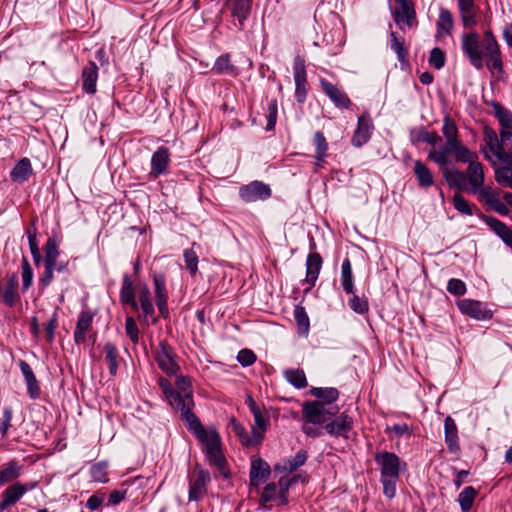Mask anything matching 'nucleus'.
I'll return each instance as SVG.
<instances>
[{
	"label": "nucleus",
	"instance_id": "20e7f679",
	"mask_svg": "<svg viewBox=\"0 0 512 512\" xmlns=\"http://www.w3.org/2000/svg\"><path fill=\"white\" fill-rule=\"evenodd\" d=\"M176 391H170L168 402L175 409L180 411L182 418L187 420L192 412L194 401L191 389V379L186 376H178L175 382Z\"/></svg>",
	"mask_w": 512,
	"mask_h": 512
},
{
	"label": "nucleus",
	"instance_id": "5701e85b",
	"mask_svg": "<svg viewBox=\"0 0 512 512\" xmlns=\"http://www.w3.org/2000/svg\"><path fill=\"white\" fill-rule=\"evenodd\" d=\"M98 79V66L90 61L82 70V88L88 94H95L97 91L96 83Z\"/></svg>",
	"mask_w": 512,
	"mask_h": 512
},
{
	"label": "nucleus",
	"instance_id": "f3484780",
	"mask_svg": "<svg viewBox=\"0 0 512 512\" xmlns=\"http://www.w3.org/2000/svg\"><path fill=\"white\" fill-rule=\"evenodd\" d=\"M321 88L329 99L338 108L348 109L351 105V100L348 95L341 90L337 85L327 81L326 79L320 80Z\"/></svg>",
	"mask_w": 512,
	"mask_h": 512
},
{
	"label": "nucleus",
	"instance_id": "79ce46f5",
	"mask_svg": "<svg viewBox=\"0 0 512 512\" xmlns=\"http://www.w3.org/2000/svg\"><path fill=\"white\" fill-rule=\"evenodd\" d=\"M478 492L472 486L465 487L458 496V502L463 512L471 509Z\"/></svg>",
	"mask_w": 512,
	"mask_h": 512
},
{
	"label": "nucleus",
	"instance_id": "f704fd0d",
	"mask_svg": "<svg viewBox=\"0 0 512 512\" xmlns=\"http://www.w3.org/2000/svg\"><path fill=\"white\" fill-rule=\"evenodd\" d=\"M22 466L17 461H10L0 470V486L20 476Z\"/></svg>",
	"mask_w": 512,
	"mask_h": 512
},
{
	"label": "nucleus",
	"instance_id": "ddd939ff",
	"mask_svg": "<svg viewBox=\"0 0 512 512\" xmlns=\"http://www.w3.org/2000/svg\"><path fill=\"white\" fill-rule=\"evenodd\" d=\"M156 362L160 369L166 374H175L178 370V365L174 360V353L172 348L165 342H161L156 351Z\"/></svg>",
	"mask_w": 512,
	"mask_h": 512
},
{
	"label": "nucleus",
	"instance_id": "e433bc0d",
	"mask_svg": "<svg viewBox=\"0 0 512 512\" xmlns=\"http://www.w3.org/2000/svg\"><path fill=\"white\" fill-rule=\"evenodd\" d=\"M138 300L141 306L143 316L147 320L154 316V306L150 298V291L146 285H143L138 292Z\"/></svg>",
	"mask_w": 512,
	"mask_h": 512
},
{
	"label": "nucleus",
	"instance_id": "bb28decb",
	"mask_svg": "<svg viewBox=\"0 0 512 512\" xmlns=\"http://www.w3.org/2000/svg\"><path fill=\"white\" fill-rule=\"evenodd\" d=\"M322 267L321 256L314 252L310 253L306 261V282L314 286Z\"/></svg>",
	"mask_w": 512,
	"mask_h": 512
},
{
	"label": "nucleus",
	"instance_id": "393cba45",
	"mask_svg": "<svg viewBox=\"0 0 512 512\" xmlns=\"http://www.w3.org/2000/svg\"><path fill=\"white\" fill-rule=\"evenodd\" d=\"M307 460V452L305 450H299L295 456L290 459H285L274 466V472H287L292 473L297 470L300 466L304 465Z\"/></svg>",
	"mask_w": 512,
	"mask_h": 512
},
{
	"label": "nucleus",
	"instance_id": "f8f14e48",
	"mask_svg": "<svg viewBox=\"0 0 512 512\" xmlns=\"http://www.w3.org/2000/svg\"><path fill=\"white\" fill-rule=\"evenodd\" d=\"M240 197L245 202L266 200L271 196V189L260 181L251 182L240 188Z\"/></svg>",
	"mask_w": 512,
	"mask_h": 512
},
{
	"label": "nucleus",
	"instance_id": "1a4fd4ad",
	"mask_svg": "<svg viewBox=\"0 0 512 512\" xmlns=\"http://www.w3.org/2000/svg\"><path fill=\"white\" fill-rule=\"evenodd\" d=\"M442 134L448 142L449 146L454 148L455 160H468L470 150L464 146L458 138V128L455 121L448 115L444 117Z\"/></svg>",
	"mask_w": 512,
	"mask_h": 512
},
{
	"label": "nucleus",
	"instance_id": "c03bdc74",
	"mask_svg": "<svg viewBox=\"0 0 512 512\" xmlns=\"http://www.w3.org/2000/svg\"><path fill=\"white\" fill-rule=\"evenodd\" d=\"M493 108L502 128L512 129V113L499 103H494Z\"/></svg>",
	"mask_w": 512,
	"mask_h": 512
},
{
	"label": "nucleus",
	"instance_id": "a211bd4d",
	"mask_svg": "<svg viewBox=\"0 0 512 512\" xmlns=\"http://www.w3.org/2000/svg\"><path fill=\"white\" fill-rule=\"evenodd\" d=\"M294 82H295V95L298 102H303L306 98V68L305 61L300 56H296L294 59Z\"/></svg>",
	"mask_w": 512,
	"mask_h": 512
},
{
	"label": "nucleus",
	"instance_id": "4468645a",
	"mask_svg": "<svg viewBox=\"0 0 512 512\" xmlns=\"http://www.w3.org/2000/svg\"><path fill=\"white\" fill-rule=\"evenodd\" d=\"M352 425V418L346 413H342L328 421L324 429L331 436L347 438V434L352 429Z\"/></svg>",
	"mask_w": 512,
	"mask_h": 512
},
{
	"label": "nucleus",
	"instance_id": "bf43d9fd",
	"mask_svg": "<svg viewBox=\"0 0 512 512\" xmlns=\"http://www.w3.org/2000/svg\"><path fill=\"white\" fill-rule=\"evenodd\" d=\"M213 70L217 73H232L234 66L231 64L229 55L220 56L216 60Z\"/></svg>",
	"mask_w": 512,
	"mask_h": 512
},
{
	"label": "nucleus",
	"instance_id": "052dcab7",
	"mask_svg": "<svg viewBox=\"0 0 512 512\" xmlns=\"http://www.w3.org/2000/svg\"><path fill=\"white\" fill-rule=\"evenodd\" d=\"M294 317L299 327V330L307 332L309 329V318L305 309L301 306H297L294 311Z\"/></svg>",
	"mask_w": 512,
	"mask_h": 512
},
{
	"label": "nucleus",
	"instance_id": "2f4dec72",
	"mask_svg": "<svg viewBox=\"0 0 512 512\" xmlns=\"http://www.w3.org/2000/svg\"><path fill=\"white\" fill-rule=\"evenodd\" d=\"M454 153V148L449 146L446 141L445 145L440 146L438 149H433L429 152L428 158L438 164L441 169L447 167L449 162V155Z\"/></svg>",
	"mask_w": 512,
	"mask_h": 512
},
{
	"label": "nucleus",
	"instance_id": "37998d69",
	"mask_svg": "<svg viewBox=\"0 0 512 512\" xmlns=\"http://www.w3.org/2000/svg\"><path fill=\"white\" fill-rule=\"evenodd\" d=\"M253 417L255 425L252 428V435L254 436V442L260 443L266 430L267 421L261 410L253 413Z\"/></svg>",
	"mask_w": 512,
	"mask_h": 512
},
{
	"label": "nucleus",
	"instance_id": "f257e3e1",
	"mask_svg": "<svg viewBox=\"0 0 512 512\" xmlns=\"http://www.w3.org/2000/svg\"><path fill=\"white\" fill-rule=\"evenodd\" d=\"M461 47L471 65L480 70L483 68V58H488L490 69L502 71L503 62L498 42L491 30L484 32L482 42L476 32L465 33L461 37Z\"/></svg>",
	"mask_w": 512,
	"mask_h": 512
},
{
	"label": "nucleus",
	"instance_id": "a878e982",
	"mask_svg": "<svg viewBox=\"0 0 512 512\" xmlns=\"http://www.w3.org/2000/svg\"><path fill=\"white\" fill-rule=\"evenodd\" d=\"M93 321V315L89 311H82L79 314L76 329L74 331V340L77 344L84 343L86 341V332L91 328Z\"/></svg>",
	"mask_w": 512,
	"mask_h": 512
},
{
	"label": "nucleus",
	"instance_id": "b1692460",
	"mask_svg": "<svg viewBox=\"0 0 512 512\" xmlns=\"http://www.w3.org/2000/svg\"><path fill=\"white\" fill-rule=\"evenodd\" d=\"M19 366L24 376L29 396L32 399L38 398L41 390L31 366L24 360L19 361Z\"/></svg>",
	"mask_w": 512,
	"mask_h": 512
},
{
	"label": "nucleus",
	"instance_id": "4d7b16f0",
	"mask_svg": "<svg viewBox=\"0 0 512 512\" xmlns=\"http://www.w3.org/2000/svg\"><path fill=\"white\" fill-rule=\"evenodd\" d=\"M106 469L107 467L104 463H96L92 465L90 468L91 478L96 482H107L108 478Z\"/></svg>",
	"mask_w": 512,
	"mask_h": 512
},
{
	"label": "nucleus",
	"instance_id": "603ef678",
	"mask_svg": "<svg viewBox=\"0 0 512 512\" xmlns=\"http://www.w3.org/2000/svg\"><path fill=\"white\" fill-rule=\"evenodd\" d=\"M486 224L502 239L511 229L495 217H486Z\"/></svg>",
	"mask_w": 512,
	"mask_h": 512
},
{
	"label": "nucleus",
	"instance_id": "13d9d810",
	"mask_svg": "<svg viewBox=\"0 0 512 512\" xmlns=\"http://www.w3.org/2000/svg\"><path fill=\"white\" fill-rule=\"evenodd\" d=\"M482 201H484L488 206H491L494 201H496L498 197V193L495 189L489 186H481L477 193Z\"/></svg>",
	"mask_w": 512,
	"mask_h": 512
},
{
	"label": "nucleus",
	"instance_id": "2eb2a0df",
	"mask_svg": "<svg viewBox=\"0 0 512 512\" xmlns=\"http://www.w3.org/2000/svg\"><path fill=\"white\" fill-rule=\"evenodd\" d=\"M210 482L208 471L200 469L190 481L189 501H198L207 493V484Z\"/></svg>",
	"mask_w": 512,
	"mask_h": 512
},
{
	"label": "nucleus",
	"instance_id": "c85d7f7f",
	"mask_svg": "<svg viewBox=\"0 0 512 512\" xmlns=\"http://www.w3.org/2000/svg\"><path fill=\"white\" fill-rule=\"evenodd\" d=\"M444 179L447 183L462 191H468V185L465 180V173L458 169H450L448 167H444L441 169Z\"/></svg>",
	"mask_w": 512,
	"mask_h": 512
},
{
	"label": "nucleus",
	"instance_id": "dca6fc26",
	"mask_svg": "<svg viewBox=\"0 0 512 512\" xmlns=\"http://www.w3.org/2000/svg\"><path fill=\"white\" fill-rule=\"evenodd\" d=\"M393 18L401 30L411 28L416 19V12L413 2L400 3L393 12Z\"/></svg>",
	"mask_w": 512,
	"mask_h": 512
},
{
	"label": "nucleus",
	"instance_id": "69168bd1",
	"mask_svg": "<svg viewBox=\"0 0 512 512\" xmlns=\"http://www.w3.org/2000/svg\"><path fill=\"white\" fill-rule=\"evenodd\" d=\"M28 240L29 247L33 257L34 262L38 265L41 261V255L38 247V242L36 238V231H28Z\"/></svg>",
	"mask_w": 512,
	"mask_h": 512
},
{
	"label": "nucleus",
	"instance_id": "f03ea898",
	"mask_svg": "<svg viewBox=\"0 0 512 512\" xmlns=\"http://www.w3.org/2000/svg\"><path fill=\"white\" fill-rule=\"evenodd\" d=\"M188 429L203 444L209 462L216 466L224 477H228L226 460L221 450L220 435L215 428L205 429L196 415L185 420Z\"/></svg>",
	"mask_w": 512,
	"mask_h": 512
},
{
	"label": "nucleus",
	"instance_id": "4be33fe9",
	"mask_svg": "<svg viewBox=\"0 0 512 512\" xmlns=\"http://www.w3.org/2000/svg\"><path fill=\"white\" fill-rule=\"evenodd\" d=\"M271 473L270 466L261 458L252 461L250 469V484L257 488L263 481H266Z\"/></svg>",
	"mask_w": 512,
	"mask_h": 512
},
{
	"label": "nucleus",
	"instance_id": "a19ab883",
	"mask_svg": "<svg viewBox=\"0 0 512 512\" xmlns=\"http://www.w3.org/2000/svg\"><path fill=\"white\" fill-rule=\"evenodd\" d=\"M285 379L297 389L305 388L308 383L305 373L301 369H290L284 372Z\"/></svg>",
	"mask_w": 512,
	"mask_h": 512
},
{
	"label": "nucleus",
	"instance_id": "423d86ee",
	"mask_svg": "<svg viewBox=\"0 0 512 512\" xmlns=\"http://www.w3.org/2000/svg\"><path fill=\"white\" fill-rule=\"evenodd\" d=\"M338 411V406H328L324 401H306L302 404L303 418L313 425H326Z\"/></svg>",
	"mask_w": 512,
	"mask_h": 512
},
{
	"label": "nucleus",
	"instance_id": "3c124183",
	"mask_svg": "<svg viewBox=\"0 0 512 512\" xmlns=\"http://www.w3.org/2000/svg\"><path fill=\"white\" fill-rule=\"evenodd\" d=\"M184 261L186 268L189 270L190 274L194 276L198 271V256L193 249H186L183 253Z\"/></svg>",
	"mask_w": 512,
	"mask_h": 512
},
{
	"label": "nucleus",
	"instance_id": "473e14b6",
	"mask_svg": "<svg viewBox=\"0 0 512 512\" xmlns=\"http://www.w3.org/2000/svg\"><path fill=\"white\" fill-rule=\"evenodd\" d=\"M120 300L123 304L131 305L134 310L138 309V303L136 302L134 295L133 283L128 275L123 277Z\"/></svg>",
	"mask_w": 512,
	"mask_h": 512
},
{
	"label": "nucleus",
	"instance_id": "49530a36",
	"mask_svg": "<svg viewBox=\"0 0 512 512\" xmlns=\"http://www.w3.org/2000/svg\"><path fill=\"white\" fill-rule=\"evenodd\" d=\"M453 205L455 209L461 214L472 216L475 205L470 204L460 193L453 196Z\"/></svg>",
	"mask_w": 512,
	"mask_h": 512
},
{
	"label": "nucleus",
	"instance_id": "9d476101",
	"mask_svg": "<svg viewBox=\"0 0 512 512\" xmlns=\"http://www.w3.org/2000/svg\"><path fill=\"white\" fill-rule=\"evenodd\" d=\"M224 9L227 10L240 30L249 18L252 10V0H226Z\"/></svg>",
	"mask_w": 512,
	"mask_h": 512
},
{
	"label": "nucleus",
	"instance_id": "8fccbe9b",
	"mask_svg": "<svg viewBox=\"0 0 512 512\" xmlns=\"http://www.w3.org/2000/svg\"><path fill=\"white\" fill-rule=\"evenodd\" d=\"M18 299L19 295L17 293V283L11 279L4 290L3 301L9 307H13Z\"/></svg>",
	"mask_w": 512,
	"mask_h": 512
},
{
	"label": "nucleus",
	"instance_id": "a18cd8bd",
	"mask_svg": "<svg viewBox=\"0 0 512 512\" xmlns=\"http://www.w3.org/2000/svg\"><path fill=\"white\" fill-rule=\"evenodd\" d=\"M231 429L234 432V434L240 439L243 446H252L257 444L254 442V436L250 438L248 436V433L246 432L245 428L237 422L234 418L231 419L230 422Z\"/></svg>",
	"mask_w": 512,
	"mask_h": 512
},
{
	"label": "nucleus",
	"instance_id": "58836bf2",
	"mask_svg": "<svg viewBox=\"0 0 512 512\" xmlns=\"http://www.w3.org/2000/svg\"><path fill=\"white\" fill-rule=\"evenodd\" d=\"M341 284H342L344 291L347 294H352L354 292L352 267H351V262L348 258H346L342 263Z\"/></svg>",
	"mask_w": 512,
	"mask_h": 512
},
{
	"label": "nucleus",
	"instance_id": "338daca9",
	"mask_svg": "<svg viewBox=\"0 0 512 512\" xmlns=\"http://www.w3.org/2000/svg\"><path fill=\"white\" fill-rule=\"evenodd\" d=\"M237 360L242 366H250L256 361V355L252 350L242 349L238 352Z\"/></svg>",
	"mask_w": 512,
	"mask_h": 512
},
{
	"label": "nucleus",
	"instance_id": "7ed1b4c3",
	"mask_svg": "<svg viewBox=\"0 0 512 512\" xmlns=\"http://www.w3.org/2000/svg\"><path fill=\"white\" fill-rule=\"evenodd\" d=\"M374 459L380 469L383 493L391 499L396 494V483L400 475V458L395 453L381 451L375 454Z\"/></svg>",
	"mask_w": 512,
	"mask_h": 512
},
{
	"label": "nucleus",
	"instance_id": "7c9ffc66",
	"mask_svg": "<svg viewBox=\"0 0 512 512\" xmlns=\"http://www.w3.org/2000/svg\"><path fill=\"white\" fill-rule=\"evenodd\" d=\"M454 20L452 13L445 8L439 11V18L437 21V35L439 37L449 35L453 29Z\"/></svg>",
	"mask_w": 512,
	"mask_h": 512
},
{
	"label": "nucleus",
	"instance_id": "6e6552de",
	"mask_svg": "<svg viewBox=\"0 0 512 512\" xmlns=\"http://www.w3.org/2000/svg\"><path fill=\"white\" fill-rule=\"evenodd\" d=\"M468 160H456L457 162L468 163V167L465 173V180L468 185L469 192L476 194L477 190L484 184V168L483 165L478 161L476 153L470 151V155L467 156Z\"/></svg>",
	"mask_w": 512,
	"mask_h": 512
},
{
	"label": "nucleus",
	"instance_id": "6e6d98bb",
	"mask_svg": "<svg viewBox=\"0 0 512 512\" xmlns=\"http://www.w3.org/2000/svg\"><path fill=\"white\" fill-rule=\"evenodd\" d=\"M22 288L28 290L33 282V270L26 258L22 260Z\"/></svg>",
	"mask_w": 512,
	"mask_h": 512
},
{
	"label": "nucleus",
	"instance_id": "ea45409f",
	"mask_svg": "<svg viewBox=\"0 0 512 512\" xmlns=\"http://www.w3.org/2000/svg\"><path fill=\"white\" fill-rule=\"evenodd\" d=\"M310 392L314 397L322 399L321 401L327 403L328 406H333L332 403L339 397V392L336 388L313 387Z\"/></svg>",
	"mask_w": 512,
	"mask_h": 512
},
{
	"label": "nucleus",
	"instance_id": "864d4df0",
	"mask_svg": "<svg viewBox=\"0 0 512 512\" xmlns=\"http://www.w3.org/2000/svg\"><path fill=\"white\" fill-rule=\"evenodd\" d=\"M391 49L397 54L399 61H404L407 56V51L404 47V39L398 37L396 33H391Z\"/></svg>",
	"mask_w": 512,
	"mask_h": 512
},
{
	"label": "nucleus",
	"instance_id": "0eeeda50",
	"mask_svg": "<svg viewBox=\"0 0 512 512\" xmlns=\"http://www.w3.org/2000/svg\"><path fill=\"white\" fill-rule=\"evenodd\" d=\"M484 145L481 146L480 151L483 153L484 158L489 161L493 166H496L497 161H501L505 164V156L507 151L503 147L502 143L496 134V132L485 126L483 130Z\"/></svg>",
	"mask_w": 512,
	"mask_h": 512
},
{
	"label": "nucleus",
	"instance_id": "5fc2aeb1",
	"mask_svg": "<svg viewBox=\"0 0 512 512\" xmlns=\"http://www.w3.org/2000/svg\"><path fill=\"white\" fill-rule=\"evenodd\" d=\"M495 179L500 185L509 186L512 179V168L510 165L504 164L495 170Z\"/></svg>",
	"mask_w": 512,
	"mask_h": 512
},
{
	"label": "nucleus",
	"instance_id": "4c0bfd02",
	"mask_svg": "<svg viewBox=\"0 0 512 512\" xmlns=\"http://www.w3.org/2000/svg\"><path fill=\"white\" fill-rule=\"evenodd\" d=\"M414 173L421 187L428 188L434 184L431 171L419 160L414 163Z\"/></svg>",
	"mask_w": 512,
	"mask_h": 512
},
{
	"label": "nucleus",
	"instance_id": "39448f33",
	"mask_svg": "<svg viewBox=\"0 0 512 512\" xmlns=\"http://www.w3.org/2000/svg\"><path fill=\"white\" fill-rule=\"evenodd\" d=\"M297 481V477L288 475L280 477L278 483H269L261 494V502L265 507L270 508L271 503L280 505L288 503V491L290 486Z\"/></svg>",
	"mask_w": 512,
	"mask_h": 512
},
{
	"label": "nucleus",
	"instance_id": "c9c22d12",
	"mask_svg": "<svg viewBox=\"0 0 512 512\" xmlns=\"http://www.w3.org/2000/svg\"><path fill=\"white\" fill-rule=\"evenodd\" d=\"M105 359L108 362L109 372L115 376L121 362V358L114 344L108 342L104 346Z\"/></svg>",
	"mask_w": 512,
	"mask_h": 512
},
{
	"label": "nucleus",
	"instance_id": "09e8293b",
	"mask_svg": "<svg viewBox=\"0 0 512 512\" xmlns=\"http://www.w3.org/2000/svg\"><path fill=\"white\" fill-rule=\"evenodd\" d=\"M58 258H50V259H44V267L45 271L43 273V276L40 278V284L44 287L50 285L54 278V270L56 267V264Z\"/></svg>",
	"mask_w": 512,
	"mask_h": 512
},
{
	"label": "nucleus",
	"instance_id": "774afa93",
	"mask_svg": "<svg viewBox=\"0 0 512 512\" xmlns=\"http://www.w3.org/2000/svg\"><path fill=\"white\" fill-rule=\"evenodd\" d=\"M349 304H350L351 309L353 311H355L356 313L363 314L366 311H368V302L365 299L360 298L356 295H354L351 298Z\"/></svg>",
	"mask_w": 512,
	"mask_h": 512
},
{
	"label": "nucleus",
	"instance_id": "680f3d73",
	"mask_svg": "<svg viewBox=\"0 0 512 512\" xmlns=\"http://www.w3.org/2000/svg\"><path fill=\"white\" fill-rule=\"evenodd\" d=\"M447 290L449 293L455 296H462L466 293V284L456 278H452L448 281Z\"/></svg>",
	"mask_w": 512,
	"mask_h": 512
},
{
	"label": "nucleus",
	"instance_id": "c756f323",
	"mask_svg": "<svg viewBox=\"0 0 512 512\" xmlns=\"http://www.w3.org/2000/svg\"><path fill=\"white\" fill-rule=\"evenodd\" d=\"M444 431H445V442L448 449L452 452H456L459 450L458 443V431L455 421L447 416L444 421Z\"/></svg>",
	"mask_w": 512,
	"mask_h": 512
},
{
	"label": "nucleus",
	"instance_id": "6ab92c4d",
	"mask_svg": "<svg viewBox=\"0 0 512 512\" xmlns=\"http://www.w3.org/2000/svg\"><path fill=\"white\" fill-rule=\"evenodd\" d=\"M36 487V482L30 483V484H22V483H15L11 486H9L3 493L2 501L0 502V505L4 508V510L14 505L17 501L20 500V498L28 491L32 490Z\"/></svg>",
	"mask_w": 512,
	"mask_h": 512
},
{
	"label": "nucleus",
	"instance_id": "72a5a7b5",
	"mask_svg": "<svg viewBox=\"0 0 512 512\" xmlns=\"http://www.w3.org/2000/svg\"><path fill=\"white\" fill-rule=\"evenodd\" d=\"M32 173V166L27 158L21 159L12 169L11 178L15 182L22 183L28 179Z\"/></svg>",
	"mask_w": 512,
	"mask_h": 512
},
{
	"label": "nucleus",
	"instance_id": "9b49d317",
	"mask_svg": "<svg viewBox=\"0 0 512 512\" xmlns=\"http://www.w3.org/2000/svg\"><path fill=\"white\" fill-rule=\"evenodd\" d=\"M457 306L463 314L476 320H488L492 318L493 315L492 311L480 301L463 299L458 301Z\"/></svg>",
	"mask_w": 512,
	"mask_h": 512
},
{
	"label": "nucleus",
	"instance_id": "412c9836",
	"mask_svg": "<svg viewBox=\"0 0 512 512\" xmlns=\"http://www.w3.org/2000/svg\"><path fill=\"white\" fill-rule=\"evenodd\" d=\"M170 163V153L166 147H159L151 157V171L150 176L157 178L165 174L168 170Z\"/></svg>",
	"mask_w": 512,
	"mask_h": 512
},
{
	"label": "nucleus",
	"instance_id": "de8ad7c7",
	"mask_svg": "<svg viewBox=\"0 0 512 512\" xmlns=\"http://www.w3.org/2000/svg\"><path fill=\"white\" fill-rule=\"evenodd\" d=\"M314 145L316 150L315 158L323 161L327 155L328 144L322 132L317 131L314 135Z\"/></svg>",
	"mask_w": 512,
	"mask_h": 512
},
{
	"label": "nucleus",
	"instance_id": "e2e57ef3",
	"mask_svg": "<svg viewBox=\"0 0 512 512\" xmlns=\"http://www.w3.org/2000/svg\"><path fill=\"white\" fill-rule=\"evenodd\" d=\"M125 331L130 340L136 344L139 341V330L133 317L128 316L125 321Z\"/></svg>",
	"mask_w": 512,
	"mask_h": 512
},
{
	"label": "nucleus",
	"instance_id": "aec40b11",
	"mask_svg": "<svg viewBox=\"0 0 512 512\" xmlns=\"http://www.w3.org/2000/svg\"><path fill=\"white\" fill-rule=\"evenodd\" d=\"M373 128L374 126L370 115L368 113L362 114L358 118L357 128L352 138L353 145L360 147L365 144L370 139Z\"/></svg>",
	"mask_w": 512,
	"mask_h": 512
},
{
	"label": "nucleus",
	"instance_id": "cd10ccee",
	"mask_svg": "<svg viewBox=\"0 0 512 512\" xmlns=\"http://www.w3.org/2000/svg\"><path fill=\"white\" fill-rule=\"evenodd\" d=\"M458 8L464 27H473L476 25V8L474 0H458Z\"/></svg>",
	"mask_w": 512,
	"mask_h": 512
},
{
	"label": "nucleus",
	"instance_id": "0e129e2a",
	"mask_svg": "<svg viewBox=\"0 0 512 512\" xmlns=\"http://www.w3.org/2000/svg\"><path fill=\"white\" fill-rule=\"evenodd\" d=\"M429 63L436 69H441L445 65V54L444 52L435 47L430 52Z\"/></svg>",
	"mask_w": 512,
	"mask_h": 512
}]
</instances>
